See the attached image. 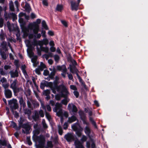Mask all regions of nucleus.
Returning <instances> with one entry per match:
<instances>
[{
  "label": "nucleus",
  "instance_id": "338daca9",
  "mask_svg": "<svg viewBox=\"0 0 148 148\" xmlns=\"http://www.w3.org/2000/svg\"><path fill=\"white\" fill-rule=\"evenodd\" d=\"M70 88L73 90H77L76 87L74 85H71L70 86Z\"/></svg>",
  "mask_w": 148,
  "mask_h": 148
},
{
  "label": "nucleus",
  "instance_id": "58836bf2",
  "mask_svg": "<svg viewBox=\"0 0 148 148\" xmlns=\"http://www.w3.org/2000/svg\"><path fill=\"white\" fill-rule=\"evenodd\" d=\"M61 97H62V96L61 95V92H60V94H57L55 95V98L56 100L59 101Z\"/></svg>",
  "mask_w": 148,
  "mask_h": 148
},
{
  "label": "nucleus",
  "instance_id": "37998d69",
  "mask_svg": "<svg viewBox=\"0 0 148 148\" xmlns=\"http://www.w3.org/2000/svg\"><path fill=\"white\" fill-rule=\"evenodd\" d=\"M54 57L55 61L56 62H58L60 59L59 56L58 55H55L54 56Z\"/></svg>",
  "mask_w": 148,
  "mask_h": 148
},
{
  "label": "nucleus",
  "instance_id": "4be33fe9",
  "mask_svg": "<svg viewBox=\"0 0 148 148\" xmlns=\"http://www.w3.org/2000/svg\"><path fill=\"white\" fill-rule=\"evenodd\" d=\"M79 114L81 120L86 119V114L82 111H80L79 112Z\"/></svg>",
  "mask_w": 148,
  "mask_h": 148
},
{
  "label": "nucleus",
  "instance_id": "f03ea898",
  "mask_svg": "<svg viewBox=\"0 0 148 148\" xmlns=\"http://www.w3.org/2000/svg\"><path fill=\"white\" fill-rule=\"evenodd\" d=\"M71 127L78 137L81 136L83 128L77 122L72 125Z\"/></svg>",
  "mask_w": 148,
  "mask_h": 148
},
{
  "label": "nucleus",
  "instance_id": "a211bd4d",
  "mask_svg": "<svg viewBox=\"0 0 148 148\" xmlns=\"http://www.w3.org/2000/svg\"><path fill=\"white\" fill-rule=\"evenodd\" d=\"M84 131L86 135L89 137H90L91 134V130L89 127L88 126H86L84 129Z\"/></svg>",
  "mask_w": 148,
  "mask_h": 148
},
{
  "label": "nucleus",
  "instance_id": "39448f33",
  "mask_svg": "<svg viewBox=\"0 0 148 148\" xmlns=\"http://www.w3.org/2000/svg\"><path fill=\"white\" fill-rule=\"evenodd\" d=\"M64 138L67 142H70L75 140V136L72 133H68L65 135Z\"/></svg>",
  "mask_w": 148,
  "mask_h": 148
},
{
  "label": "nucleus",
  "instance_id": "72a5a7b5",
  "mask_svg": "<svg viewBox=\"0 0 148 148\" xmlns=\"http://www.w3.org/2000/svg\"><path fill=\"white\" fill-rule=\"evenodd\" d=\"M1 45L2 46V48L3 49H7L6 47L7 43L4 40L1 43Z\"/></svg>",
  "mask_w": 148,
  "mask_h": 148
},
{
  "label": "nucleus",
  "instance_id": "cd10ccee",
  "mask_svg": "<svg viewBox=\"0 0 148 148\" xmlns=\"http://www.w3.org/2000/svg\"><path fill=\"white\" fill-rule=\"evenodd\" d=\"M41 20L40 19L38 18L36 20V22L34 23L33 26V27H38V24L41 23Z\"/></svg>",
  "mask_w": 148,
  "mask_h": 148
},
{
  "label": "nucleus",
  "instance_id": "e433bc0d",
  "mask_svg": "<svg viewBox=\"0 0 148 148\" xmlns=\"http://www.w3.org/2000/svg\"><path fill=\"white\" fill-rule=\"evenodd\" d=\"M41 50L42 51H45L46 53H48L49 51V49L48 47H42L41 48Z\"/></svg>",
  "mask_w": 148,
  "mask_h": 148
},
{
  "label": "nucleus",
  "instance_id": "4468645a",
  "mask_svg": "<svg viewBox=\"0 0 148 148\" xmlns=\"http://www.w3.org/2000/svg\"><path fill=\"white\" fill-rule=\"evenodd\" d=\"M19 103L21 107L23 106V108H25L26 106L25 102L24 101L23 97H20L18 98Z\"/></svg>",
  "mask_w": 148,
  "mask_h": 148
},
{
  "label": "nucleus",
  "instance_id": "f8f14e48",
  "mask_svg": "<svg viewBox=\"0 0 148 148\" xmlns=\"http://www.w3.org/2000/svg\"><path fill=\"white\" fill-rule=\"evenodd\" d=\"M4 94L6 98H10L12 97V92L11 90L8 89L5 90Z\"/></svg>",
  "mask_w": 148,
  "mask_h": 148
},
{
  "label": "nucleus",
  "instance_id": "c756f323",
  "mask_svg": "<svg viewBox=\"0 0 148 148\" xmlns=\"http://www.w3.org/2000/svg\"><path fill=\"white\" fill-rule=\"evenodd\" d=\"M6 36L5 34L3 32H1L0 34V39L2 41H4Z\"/></svg>",
  "mask_w": 148,
  "mask_h": 148
},
{
  "label": "nucleus",
  "instance_id": "49530a36",
  "mask_svg": "<svg viewBox=\"0 0 148 148\" xmlns=\"http://www.w3.org/2000/svg\"><path fill=\"white\" fill-rule=\"evenodd\" d=\"M11 125L13 127V128L16 129L17 130V129H18V127H17V125L15 123L14 121H12L11 123Z\"/></svg>",
  "mask_w": 148,
  "mask_h": 148
},
{
  "label": "nucleus",
  "instance_id": "6ab92c4d",
  "mask_svg": "<svg viewBox=\"0 0 148 148\" xmlns=\"http://www.w3.org/2000/svg\"><path fill=\"white\" fill-rule=\"evenodd\" d=\"M56 72V69L54 68L53 69V71L50 73V74L49 75V77L51 79H53L54 78V76L55 75Z\"/></svg>",
  "mask_w": 148,
  "mask_h": 148
},
{
  "label": "nucleus",
  "instance_id": "5fc2aeb1",
  "mask_svg": "<svg viewBox=\"0 0 148 148\" xmlns=\"http://www.w3.org/2000/svg\"><path fill=\"white\" fill-rule=\"evenodd\" d=\"M1 55L2 58L4 60H6L7 58L6 56L5 52H3L1 53Z\"/></svg>",
  "mask_w": 148,
  "mask_h": 148
},
{
  "label": "nucleus",
  "instance_id": "f257e3e1",
  "mask_svg": "<svg viewBox=\"0 0 148 148\" xmlns=\"http://www.w3.org/2000/svg\"><path fill=\"white\" fill-rule=\"evenodd\" d=\"M33 139L35 142L38 141L39 144L37 145V148H43L44 146L45 138L42 135L39 136L33 135L32 137Z\"/></svg>",
  "mask_w": 148,
  "mask_h": 148
},
{
  "label": "nucleus",
  "instance_id": "603ef678",
  "mask_svg": "<svg viewBox=\"0 0 148 148\" xmlns=\"http://www.w3.org/2000/svg\"><path fill=\"white\" fill-rule=\"evenodd\" d=\"M34 135H37L40 133V129H37L33 131Z\"/></svg>",
  "mask_w": 148,
  "mask_h": 148
},
{
  "label": "nucleus",
  "instance_id": "f3484780",
  "mask_svg": "<svg viewBox=\"0 0 148 148\" xmlns=\"http://www.w3.org/2000/svg\"><path fill=\"white\" fill-rule=\"evenodd\" d=\"M32 118L35 121H36L39 120V116L38 113L37 111H34V115L32 116Z\"/></svg>",
  "mask_w": 148,
  "mask_h": 148
},
{
  "label": "nucleus",
  "instance_id": "9b49d317",
  "mask_svg": "<svg viewBox=\"0 0 148 148\" xmlns=\"http://www.w3.org/2000/svg\"><path fill=\"white\" fill-rule=\"evenodd\" d=\"M9 73L12 78H15V77H17L18 76V70L16 69L15 70L14 72L12 71L10 72Z\"/></svg>",
  "mask_w": 148,
  "mask_h": 148
},
{
  "label": "nucleus",
  "instance_id": "dca6fc26",
  "mask_svg": "<svg viewBox=\"0 0 148 148\" xmlns=\"http://www.w3.org/2000/svg\"><path fill=\"white\" fill-rule=\"evenodd\" d=\"M67 94L64 97H63L61 95L62 97L64 98V99H62L61 101V103L62 104L65 105H67L68 103L69 102V101H67V99L68 95L69 94V93H67Z\"/></svg>",
  "mask_w": 148,
  "mask_h": 148
},
{
  "label": "nucleus",
  "instance_id": "de8ad7c7",
  "mask_svg": "<svg viewBox=\"0 0 148 148\" xmlns=\"http://www.w3.org/2000/svg\"><path fill=\"white\" fill-rule=\"evenodd\" d=\"M61 22L65 27H68V23L66 21L62 20L61 21Z\"/></svg>",
  "mask_w": 148,
  "mask_h": 148
},
{
  "label": "nucleus",
  "instance_id": "052dcab7",
  "mask_svg": "<svg viewBox=\"0 0 148 148\" xmlns=\"http://www.w3.org/2000/svg\"><path fill=\"white\" fill-rule=\"evenodd\" d=\"M50 93V92L49 90H44V94L45 96H47L49 95Z\"/></svg>",
  "mask_w": 148,
  "mask_h": 148
},
{
  "label": "nucleus",
  "instance_id": "c85d7f7f",
  "mask_svg": "<svg viewBox=\"0 0 148 148\" xmlns=\"http://www.w3.org/2000/svg\"><path fill=\"white\" fill-rule=\"evenodd\" d=\"M59 80V77L58 76H56L55 79L53 81V86L56 87L59 84L58 81Z\"/></svg>",
  "mask_w": 148,
  "mask_h": 148
},
{
  "label": "nucleus",
  "instance_id": "7c9ffc66",
  "mask_svg": "<svg viewBox=\"0 0 148 148\" xmlns=\"http://www.w3.org/2000/svg\"><path fill=\"white\" fill-rule=\"evenodd\" d=\"M42 27L45 29L48 30V26L46 24V22L45 20H43L42 23Z\"/></svg>",
  "mask_w": 148,
  "mask_h": 148
},
{
  "label": "nucleus",
  "instance_id": "864d4df0",
  "mask_svg": "<svg viewBox=\"0 0 148 148\" xmlns=\"http://www.w3.org/2000/svg\"><path fill=\"white\" fill-rule=\"evenodd\" d=\"M43 45H47L49 43V41L47 38H44L42 40Z\"/></svg>",
  "mask_w": 148,
  "mask_h": 148
},
{
  "label": "nucleus",
  "instance_id": "20e7f679",
  "mask_svg": "<svg viewBox=\"0 0 148 148\" xmlns=\"http://www.w3.org/2000/svg\"><path fill=\"white\" fill-rule=\"evenodd\" d=\"M57 69L58 71H62L63 73H62L61 75L63 77L65 78L66 75L67 73V69L66 66L64 64L62 65L61 66L60 65L57 66Z\"/></svg>",
  "mask_w": 148,
  "mask_h": 148
},
{
  "label": "nucleus",
  "instance_id": "3c124183",
  "mask_svg": "<svg viewBox=\"0 0 148 148\" xmlns=\"http://www.w3.org/2000/svg\"><path fill=\"white\" fill-rule=\"evenodd\" d=\"M58 133L60 135H61L63 133V130L62 129L60 125H59L58 126Z\"/></svg>",
  "mask_w": 148,
  "mask_h": 148
},
{
  "label": "nucleus",
  "instance_id": "c03bdc74",
  "mask_svg": "<svg viewBox=\"0 0 148 148\" xmlns=\"http://www.w3.org/2000/svg\"><path fill=\"white\" fill-rule=\"evenodd\" d=\"M47 146L51 148H52L53 147V145L51 141H48L47 142Z\"/></svg>",
  "mask_w": 148,
  "mask_h": 148
},
{
  "label": "nucleus",
  "instance_id": "6e6d98bb",
  "mask_svg": "<svg viewBox=\"0 0 148 148\" xmlns=\"http://www.w3.org/2000/svg\"><path fill=\"white\" fill-rule=\"evenodd\" d=\"M59 110L58 111H57V112H56V114H57V116H59L62 114V109H60V110Z\"/></svg>",
  "mask_w": 148,
  "mask_h": 148
},
{
  "label": "nucleus",
  "instance_id": "8fccbe9b",
  "mask_svg": "<svg viewBox=\"0 0 148 148\" xmlns=\"http://www.w3.org/2000/svg\"><path fill=\"white\" fill-rule=\"evenodd\" d=\"M87 137L84 135H83L82 138L81 139V141L83 142H84L87 140Z\"/></svg>",
  "mask_w": 148,
  "mask_h": 148
},
{
  "label": "nucleus",
  "instance_id": "bf43d9fd",
  "mask_svg": "<svg viewBox=\"0 0 148 148\" xmlns=\"http://www.w3.org/2000/svg\"><path fill=\"white\" fill-rule=\"evenodd\" d=\"M40 70L42 71L43 69L41 68H40L39 69H36L35 70V72L37 74L39 75L40 74Z\"/></svg>",
  "mask_w": 148,
  "mask_h": 148
},
{
  "label": "nucleus",
  "instance_id": "bb28decb",
  "mask_svg": "<svg viewBox=\"0 0 148 148\" xmlns=\"http://www.w3.org/2000/svg\"><path fill=\"white\" fill-rule=\"evenodd\" d=\"M18 81L17 79L14 80L13 82L11 84L10 87L12 89L13 88L17 87L16 85Z\"/></svg>",
  "mask_w": 148,
  "mask_h": 148
},
{
  "label": "nucleus",
  "instance_id": "2eb2a0df",
  "mask_svg": "<svg viewBox=\"0 0 148 148\" xmlns=\"http://www.w3.org/2000/svg\"><path fill=\"white\" fill-rule=\"evenodd\" d=\"M75 148H84L82 143L79 140H76L75 142Z\"/></svg>",
  "mask_w": 148,
  "mask_h": 148
},
{
  "label": "nucleus",
  "instance_id": "2f4dec72",
  "mask_svg": "<svg viewBox=\"0 0 148 148\" xmlns=\"http://www.w3.org/2000/svg\"><path fill=\"white\" fill-rule=\"evenodd\" d=\"M9 8L10 10L12 11H14L15 9L12 1H11L9 4Z\"/></svg>",
  "mask_w": 148,
  "mask_h": 148
},
{
  "label": "nucleus",
  "instance_id": "79ce46f5",
  "mask_svg": "<svg viewBox=\"0 0 148 148\" xmlns=\"http://www.w3.org/2000/svg\"><path fill=\"white\" fill-rule=\"evenodd\" d=\"M34 29L33 31L34 34H36L38 33L39 30V27H34Z\"/></svg>",
  "mask_w": 148,
  "mask_h": 148
},
{
  "label": "nucleus",
  "instance_id": "c9c22d12",
  "mask_svg": "<svg viewBox=\"0 0 148 148\" xmlns=\"http://www.w3.org/2000/svg\"><path fill=\"white\" fill-rule=\"evenodd\" d=\"M45 83L46 84V86L47 87H49L51 88L53 86V83L51 82H48L45 81Z\"/></svg>",
  "mask_w": 148,
  "mask_h": 148
},
{
  "label": "nucleus",
  "instance_id": "13d9d810",
  "mask_svg": "<svg viewBox=\"0 0 148 148\" xmlns=\"http://www.w3.org/2000/svg\"><path fill=\"white\" fill-rule=\"evenodd\" d=\"M4 20L2 18H0V28L2 27L3 25Z\"/></svg>",
  "mask_w": 148,
  "mask_h": 148
},
{
  "label": "nucleus",
  "instance_id": "7ed1b4c3",
  "mask_svg": "<svg viewBox=\"0 0 148 148\" xmlns=\"http://www.w3.org/2000/svg\"><path fill=\"white\" fill-rule=\"evenodd\" d=\"M54 88L56 89L58 92H61V95L63 97L66 96L67 94L69 93V92L66 87L63 84L59 86L58 85L56 87H55Z\"/></svg>",
  "mask_w": 148,
  "mask_h": 148
},
{
  "label": "nucleus",
  "instance_id": "0e129e2a",
  "mask_svg": "<svg viewBox=\"0 0 148 148\" xmlns=\"http://www.w3.org/2000/svg\"><path fill=\"white\" fill-rule=\"evenodd\" d=\"M73 93L74 95L75 96L76 98L78 97L79 94L77 91H73Z\"/></svg>",
  "mask_w": 148,
  "mask_h": 148
},
{
  "label": "nucleus",
  "instance_id": "1a4fd4ad",
  "mask_svg": "<svg viewBox=\"0 0 148 148\" xmlns=\"http://www.w3.org/2000/svg\"><path fill=\"white\" fill-rule=\"evenodd\" d=\"M71 9L72 10L77 11L78 10L79 5L76 3L75 0H71L70 1Z\"/></svg>",
  "mask_w": 148,
  "mask_h": 148
},
{
  "label": "nucleus",
  "instance_id": "423d86ee",
  "mask_svg": "<svg viewBox=\"0 0 148 148\" xmlns=\"http://www.w3.org/2000/svg\"><path fill=\"white\" fill-rule=\"evenodd\" d=\"M19 23L20 25V27L22 31L24 33L26 32L27 29L25 26L26 23L22 18H19L18 20Z\"/></svg>",
  "mask_w": 148,
  "mask_h": 148
},
{
  "label": "nucleus",
  "instance_id": "ddd939ff",
  "mask_svg": "<svg viewBox=\"0 0 148 148\" xmlns=\"http://www.w3.org/2000/svg\"><path fill=\"white\" fill-rule=\"evenodd\" d=\"M62 105L61 103L57 102L55 105V107L53 109V111L54 112H57L58 110L62 109L61 108Z\"/></svg>",
  "mask_w": 148,
  "mask_h": 148
},
{
  "label": "nucleus",
  "instance_id": "4d7b16f0",
  "mask_svg": "<svg viewBox=\"0 0 148 148\" xmlns=\"http://www.w3.org/2000/svg\"><path fill=\"white\" fill-rule=\"evenodd\" d=\"M38 113L39 115H40V117H43L44 116V114L43 111L42 110H40Z\"/></svg>",
  "mask_w": 148,
  "mask_h": 148
},
{
  "label": "nucleus",
  "instance_id": "393cba45",
  "mask_svg": "<svg viewBox=\"0 0 148 148\" xmlns=\"http://www.w3.org/2000/svg\"><path fill=\"white\" fill-rule=\"evenodd\" d=\"M25 9L26 11L28 12H29L31 10V8L29 4L27 3L25 4Z\"/></svg>",
  "mask_w": 148,
  "mask_h": 148
},
{
  "label": "nucleus",
  "instance_id": "4c0bfd02",
  "mask_svg": "<svg viewBox=\"0 0 148 148\" xmlns=\"http://www.w3.org/2000/svg\"><path fill=\"white\" fill-rule=\"evenodd\" d=\"M27 103L28 108H31L32 109H33V107L32 106V104L29 99H28L27 100Z\"/></svg>",
  "mask_w": 148,
  "mask_h": 148
},
{
  "label": "nucleus",
  "instance_id": "69168bd1",
  "mask_svg": "<svg viewBox=\"0 0 148 148\" xmlns=\"http://www.w3.org/2000/svg\"><path fill=\"white\" fill-rule=\"evenodd\" d=\"M49 71L47 70H45L44 71L43 74L44 75L46 76L49 75Z\"/></svg>",
  "mask_w": 148,
  "mask_h": 148
},
{
  "label": "nucleus",
  "instance_id": "473e14b6",
  "mask_svg": "<svg viewBox=\"0 0 148 148\" xmlns=\"http://www.w3.org/2000/svg\"><path fill=\"white\" fill-rule=\"evenodd\" d=\"M18 104L16 103L15 102L14 104L11 107H10L11 109L13 110V109L16 110L18 108Z\"/></svg>",
  "mask_w": 148,
  "mask_h": 148
},
{
  "label": "nucleus",
  "instance_id": "09e8293b",
  "mask_svg": "<svg viewBox=\"0 0 148 148\" xmlns=\"http://www.w3.org/2000/svg\"><path fill=\"white\" fill-rule=\"evenodd\" d=\"M27 144L29 145H31L32 144V143L30 140V136L27 137Z\"/></svg>",
  "mask_w": 148,
  "mask_h": 148
},
{
  "label": "nucleus",
  "instance_id": "a19ab883",
  "mask_svg": "<svg viewBox=\"0 0 148 148\" xmlns=\"http://www.w3.org/2000/svg\"><path fill=\"white\" fill-rule=\"evenodd\" d=\"M44 82H42L40 84V88L42 89H44L45 86H46L45 81H44Z\"/></svg>",
  "mask_w": 148,
  "mask_h": 148
},
{
  "label": "nucleus",
  "instance_id": "6e6552de",
  "mask_svg": "<svg viewBox=\"0 0 148 148\" xmlns=\"http://www.w3.org/2000/svg\"><path fill=\"white\" fill-rule=\"evenodd\" d=\"M68 109L70 112L73 113H76L78 110L76 106L73 104H69L68 106Z\"/></svg>",
  "mask_w": 148,
  "mask_h": 148
},
{
  "label": "nucleus",
  "instance_id": "e2e57ef3",
  "mask_svg": "<svg viewBox=\"0 0 148 148\" xmlns=\"http://www.w3.org/2000/svg\"><path fill=\"white\" fill-rule=\"evenodd\" d=\"M37 51L38 55L39 56H41V51H42L41 50V48L40 49L38 47H37Z\"/></svg>",
  "mask_w": 148,
  "mask_h": 148
},
{
  "label": "nucleus",
  "instance_id": "ea45409f",
  "mask_svg": "<svg viewBox=\"0 0 148 148\" xmlns=\"http://www.w3.org/2000/svg\"><path fill=\"white\" fill-rule=\"evenodd\" d=\"M38 58L37 56H33V58L31 59V61L33 63H34L36 62Z\"/></svg>",
  "mask_w": 148,
  "mask_h": 148
},
{
  "label": "nucleus",
  "instance_id": "774afa93",
  "mask_svg": "<svg viewBox=\"0 0 148 148\" xmlns=\"http://www.w3.org/2000/svg\"><path fill=\"white\" fill-rule=\"evenodd\" d=\"M43 45L42 40H39L38 42V45H39L40 46L41 48L42 47V46Z\"/></svg>",
  "mask_w": 148,
  "mask_h": 148
},
{
  "label": "nucleus",
  "instance_id": "a18cd8bd",
  "mask_svg": "<svg viewBox=\"0 0 148 148\" xmlns=\"http://www.w3.org/2000/svg\"><path fill=\"white\" fill-rule=\"evenodd\" d=\"M13 91L14 93H17L19 91V88L17 87L12 88Z\"/></svg>",
  "mask_w": 148,
  "mask_h": 148
},
{
  "label": "nucleus",
  "instance_id": "680f3d73",
  "mask_svg": "<svg viewBox=\"0 0 148 148\" xmlns=\"http://www.w3.org/2000/svg\"><path fill=\"white\" fill-rule=\"evenodd\" d=\"M38 41L37 40L35 39H34L33 41L32 42V45H38Z\"/></svg>",
  "mask_w": 148,
  "mask_h": 148
},
{
  "label": "nucleus",
  "instance_id": "9d476101",
  "mask_svg": "<svg viewBox=\"0 0 148 148\" xmlns=\"http://www.w3.org/2000/svg\"><path fill=\"white\" fill-rule=\"evenodd\" d=\"M21 127L25 129L27 134L30 133L29 131L31 129V126L28 123L23 124V125L21 126Z\"/></svg>",
  "mask_w": 148,
  "mask_h": 148
},
{
  "label": "nucleus",
  "instance_id": "5701e85b",
  "mask_svg": "<svg viewBox=\"0 0 148 148\" xmlns=\"http://www.w3.org/2000/svg\"><path fill=\"white\" fill-rule=\"evenodd\" d=\"M76 120V117L74 115H73L71 117L69 118L68 121L69 123H71L75 121Z\"/></svg>",
  "mask_w": 148,
  "mask_h": 148
},
{
  "label": "nucleus",
  "instance_id": "aec40b11",
  "mask_svg": "<svg viewBox=\"0 0 148 148\" xmlns=\"http://www.w3.org/2000/svg\"><path fill=\"white\" fill-rule=\"evenodd\" d=\"M30 101L32 104L33 105V108H35L38 107L39 106V103L36 101L30 99Z\"/></svg>",
  "mask_w": 148,
  "mask_h": 148
},
{
  "label": "nucleus",
  "instance_id": "0eeeda50",
  "mask_svg": "<svg viewBox=\"0 0 148 148\" xmlns=\"http://www.w3.org/2000/svg\"><path fill=\"white\" fill-rule=\"evenodd\" d=\"M69 66L70 71L72 73H75L77 77L79 80H81L82 78L78 74L77 72H78V71L76 67L75 66H72L71 65H70Z\"/></svg>",
  "mask_w": 148,
  "mask_h": 148
},
{
  "label": "nucleus",
  "instance_id": "412c9836",
  "mask_svg": "<svg viewBox=\"0 0 148 148\" xmlns=\"http://www.w3.org/2000/svg\"><path fill=\"white\" fill-rule=\"evenodd\" d=\"M24 121V119L22 117H21L19 121H18L19 122V127L18 129H17V130H19L21 128V126L23 125V123Z\"/></svg>",
  "mask_w": 148,
  "mask_h": 148
},
{
  "label": "nucleus",
  "instance_id": "a878e982",
  "mask_svg": "<svg viewBox=\"0 0 148 148\" xmlns=\"http://www.w3.org/2000/svg\"><path fill=\"white\" fill-rule=\"evenodd\" d=\"M63 9L62 5L60 4H58L56 6V10L57 11L61 12Z\"/></svg>",
  "mask_w": 148,
  "mask_h": 148
},
{
  "label": "nucleus",
  "instance_id": "b1692460",
  "mask_svg": "<svg viewBox=\"0 0 148 148\" xmlns=\"http://www.w3.org/2000/svg\"><path fill=\"white\" fill-rule=\"evenodd\" d=\"M24 112L25 114H27L28 117H29L32 113V111L26 108L24 110Z\"/></svg>",
  "mask_w": 148,
  "mask_h": 148
},
{
  "label": "nucleus",
  "instance_id": "f704fd0d",
  "mask_svg": "<svg viewBox=\"0 0 148 148\" xmlns=\"http://www.w3.org/2000/svg\"><path fill=\"white\" fill-rule=\"evenodd\" d=\"M0 145L3 146H6L7 145L6 141L5 140H0Z\"/></svg>",
  "mask_w": 148,
  "mask_h": 148
}]
</instances>
